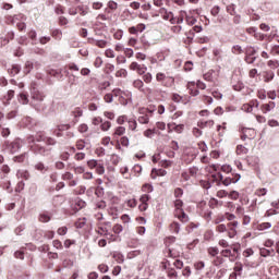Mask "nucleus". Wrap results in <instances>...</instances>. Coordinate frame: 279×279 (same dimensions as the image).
Listing matches in <instances>:
<instances>
[{
    "mask_svg": "<svg viewBox=\"0 0 279 279\" xmlns=\"http://www.w3.org/2000/svg\"><path fill=\"white\" fill-rule=\"evenodd\" d=\"M255 53L256 50H252L250 53H247L244 58V62H246V64H254V62H256V57H254Z\"/></svg>",
    "mask_w": 279,
    "mask_h": 279,
    "instance_id": "bb28decb",
    "label": "nucleus"
},
{
    "mask_svg": "<svg viewBox=\"0 0 279 279\" xmlns=\"http://www.w3.org/2000/svg\"><path fill=\"white\" fill-rule=\"evenodd\" d=\"M112 128V122L111 121H104L100 124V130L101 132H108Z\"/></svg>",
    "mask_w": 279,
    "mask_h": 279,
    "instance_id": "a18cd8bd",
    "label": "nucleus"
},
{
    "mask_svg": "<svg viewBox=\"0 0 279 279\" xmlns=\"http://www.w3.org/2000/svg\"><path fill=\"white\" fill-rule=\"evenodd\" d=\"M223 221H226V214H218L215 216L213 223H215V226H219L223 223Z\"/></svg>",
    "mask_w": 279,
    "mask_h": 279,
    "instance_id": "2f4dec72",
    "label": "nucleus"
},
{
    "mask_svg": "<svg viewBox=\"0 0 279 279\" xmlns=\"http://www.w3.org/2000/svg\"><path fill=\"white\" fill-rule=\"evenodd\" d=\"M259 254L260 256H263V258H267V256H276V251L274 248L269 250V248L262 247L259 250Z\"/></svg>",
    "mask_w": 279,
    "mask_h": 279,
    "instance_id": "a878e982",
    "label": "nucleus"
},
{
    "mask_svg": "<svg viewBox=\"0 0 279 279\" xmlns=\"http://www.w3.org/2000/svg\"><path fill=\"white\" fill-rule=\"evenodd\" d=\"M126 206L129 208H136V206H138V201H136V198H131L126 201Z\"/></svg>",
    "mask_w": 279,
    "mask_h": 279,
    "instance_id": "e2e57ef3",
    "label": "nucleus"
},
{
    "mask_svg": "<svg viewBox=\"0 0 279 279\" xmlns=\"http://www.w3.org/2000/svg\"><path fill=\"white\" fill-rule=\"evenodd\" d=\"M151 178L153 180H155L156 175H167V170H162V169H159V170H156V169H153L151 171Z\"/></svg>",
    "mask_w": 279,
    "mask_h": 279,
    "instance_id": "49530a36",
    "label": "nucleus"
},
{
    "mask_svg": "<svg viewBox=\"0 0 279 279\" xmlns=\"http://www.w3.org/2000/svg\"><path fill=\"white\" fill-rule=\"evenodd\" d=\"M143 82H145V84H151L154 76L151 75V73H144L142 76Z\"/></svg>",
    "mask_w": 279,
    "mask_h": 279,
    "instance_id": "603ef678",
    "label": "nucleus"
},
{
    "mask_svg": "<svg viewBox=\"0 0 279 279\" xmlns=\"http://www.w3.org/2000/svg\"><path fill=\"white\" fill-rule=\"evenodd\" d=\"M168 134L171 132H177V134H182L184 132V124H175L174 122H170L167 124Z\"/></svg>",
    "mask_w": 279,
    "mask_h": 279,
    "instance_id": "9d476101",
    "label": "nucleus"
},
{
    "mask_svg": "<svg viewBox=\"0 0 279 279\" xmlns=\"http://www.w3.org/2000/svg\"><path fill=\"white\" fill-rule=\"evenodd\" d=\"M62 180L68 182V186H77V180L73 179V173L65 172L62 174Z\"/></svg>",
    "mask_w": 279,
    "mask_h": 279,
    "instance_id": "dca6fc26",
    "label": "nucleus"
},
{
    "mask_svg": "<svg viewBox=\"0 0 279 279\" xmlns=\"http://www.w3.org/2000/svg\"><path fill=\"white\" fill-rule=\"evenodd\" d=\"M170 99L172 100V101H174V104H186V101H184V97L183 96H180V94H178V93H172L171 95H170Z\"/></svg>",
    "mask_w": 279,
    "mask_h": 279,
    "instance_id": "c85d7f7f",
    "label": "nucleus"
},
{
    "mask_svg": "<svg viewBox=\"0 0 279 279\" xmlns=\"http://www.w3.org/2000/svg\"><path fill=\"white\" fill-rule=\"evenodd\" d=\"M35 154H39L40 156H51V148H47L45 146L35 145L32 147Z\"/></svg>",
    "mask_w": 279,
    "mask_h": 279,
    "instance_id": "9b49d317",
    "label": "nucleus"
},
{
    "mask_svg": "<svg viewBox=\"0 0 279 279\" xmlns=\"http://www.w3.org/2000/svg\"><path fill=\"white\" fill-rule=\"evenodd\" d=\"M114 136H123L125 134V126H118L114 130Z\"/></svg>",
    "mask_w": 279,
    "mask_h": 279,
    "instance_id": "680f3d73",
    "label": "nucleus"
},
{
    "mask_svg": "<svg viewBox=\"0 0 279 279\" xmlns=\"http://www.w3.org/2000/svg\"><path fill=\"white\" fill-rule=\"evenodd\" d=\"M3 151L9 154H16L21 149V138H15L13 142L5 141L2 145Z\"/></svg>",
    "mask_w": 279,
    "mask_h": 279,
    "instance_id": "20e7f679",
    "label": "nucleus"
},
{
    "mask_svg": "<svg viewBox=\"0 0 279 279\" xmlns=\"http://www.w3.org/2000/svg\"><path fill=\"white\" fill-rule=\"evenodd\" d=\"M88 43L89 45H95L96 47H99V49H106V47L108 46V41L104 39L88 38Z\"/></svg>",
    "mask_w": 279,
    "mask_h": 279,
    "instance_id": "a211bd4d",
    "label": "nucleus"
},
{
    "mask_svg": "<svg viewBox=\"0 0 279 279\" xmlns=\"http://www.w3.org/2000/svg\"><path fill=\"white\" fill-rule=\"evenodd\" d=\"M35 169H36L37 171H40L41 173H43L44 171H49V168L46 167L45 163H43V162H37V163L35 165Z\"/></svg>",
    "mask_w": 279,
    "mask_h": 279,
    "instance_id": "052dcab7",
    "label": "nucleus"
},
{
    "mask_svg": "<svg viewBox=\"0 0 279 279\" xmlns=\"http://www.w3.org/2000/svg\"><path fill=\"white\" fill-rule=\"evenodd\" d=\"M95 170L98 175H104V173H106V167H104V163L101 162H98Z\"/></svg>",
    "mask_w": 279,
    "mask_h": 279,
    "instance_id": "3c124183",
    "label": "nucleus"
},
{
    "mask_svg": "<svg viewBox=\"0 0 279 279\" xmlns=\"http://www.w3.org/2000/svg\"><path fill=\"white\" fill-rule=\"evenodd\" d=\"M231 52L234 54V56H241V53H243V48L239 45H235L231 48Z\"/></svg>",
    "mask_w": 279,
    "mask_h": 279,
    "instance_id": "13d9d810",
    "label": "nucleus"
},
{
    "mask_svg": "<svg viewBox=\"0 0 279 279\" xmlns=\"http://www.w3.org/2000/svg\"><path fill=\"white\" fill-rule=\"evenodd\" d=\"M226 258H229L230 263H234L239 256L236 254H233L230 248H223L220 252V255L211 260V264L214 267H221L226 263Z\"/></svg>",
    "mask_w": 279,
    "mask_h": 279,
    "instance_id": "f03ea898",
    "label": "nucleus"
},
{
    "mask_svg": "<svg viewBox=\"0 0 279 279\" xmlns=\"http://www.w3.org/2000/svg\"><path fill=\"white\" fill-rule=\"evenodd\" d=\"M227 230H228V225L220 223L216 226V232H218V234H223V232H227Z\"/></svg>",
    "mask_w": 279,
    "mask_h": 279,
    "instance_id": "8fccbe9b",
    "label": "nucleus"
},
{
    "mask_svg": "<svg viewBox=\"0 0 279 279\" xmlns=\"http://www.w3.org/2000/svg\"><path fill=\"white\" fill-rule=\"evenodd\" d=\"M86 147V142L84 140H77L75 143V147L72 146L69 148L70 154H75L77 150L82 151Z\"/></svg>",
    "mask_w": 279,
    "mask_h": 279,
    "instance_id": "2eb2a0df",
    "label": "nucleus"
},
{
    "mask_svg": "<svg viewBox=\"0 0 279 279\" xmlns=\"http://www.w3.org/2000/svg\"><path fill=\"white\" fill-rule=\"evenodd\" d=\"M214 182H218V184H223V186H230V184H236L239 180H241V174L230 172L226 177L218 172L211 175Z\"/></svg>",
    "mask_w": 279,
    "mask_h": 279,
    "instance_id": "f257e3e1",
    "label": "nucleus"
},
{
    "mask_svg": "<svg viewBox=\"0 0 279 279\" xmlns=\"http://www.w3.org/2000/svg\"><path fill=\"white\" fill-rule=\"evenodd\" d=\"M169 230L170 232H174V234H178L180 232V223L173 221L172 223H170Z\"/></svg>",
    "mask_w": 279,
    "mask_h": 279,
    "instance_id": "37998d69",
    "label": "nucleus"
},
{
    "mask_svg": "<svg viewBox=\"0 0 279 279\" xmlns=\"http://www.w3.org/2000/svg\"><path fill=\"white\" fill-rule=\"evenodd\" d=\"M96 232L99 234V236H108V228L106 227H98L96 229Z\"/></svg>",
    "mask_w": 279,
    "mask_h": 279,
    "instance_id": "6e6d98bb",
    "label": "nucleus"
},
{
    "mask_svg": "<svg viewBox=\"0 0 279 279\" xmlns=\"http://www.w3.org/2000/svg\"><path fill=\"white\" fill-rule=\"evenodd\" d=\"M71 130V124H59L53 130L52 134L53 136H57V138H62L64 136V132H69Z\"/></svg>",
    "mask_w": 279,
    "mask_h": 279,
    "instance_id": "1a4fd4ad",
    "label": "nucleus"
},
{
    "mask_svg": "<svg viewBox=\"0 0 279 279\" xmlns=\"http://www.w3.org/2000/svg\"><path fill=\"white\" fill-rule=\"evenodd\" d=\"M197 213L206 219V221H210L213 219V211L208 208L206 201H202L197 204Z\"/></svg>",
    "mask_w": 279,
    "mask_h": 279,
    "instance_id": "423d86ee",
    "label": "nucleus"
},
{
    "mask_svg": "<svg viewBox=\"0 0 279 279\" xmlns=\"http://www.w3.org/2000/svg\"><path fill=\"white\" fill-rule=\"evenodd\" d=\"M16 178L22 180H29V178H32V174H29V171L27 170H19L16 172Z\"/></svg>",
    "mask_w": 279,
    "mask_h": 279,
    "instance_id": "7c9ffc66",
    "label": "nucleus"
},
{
    "mask_svg": "<svg viewBox=\"0 0 279 279\" xmlns=\"http://www.w3.org/2000/svg\"><path fill=\"white\" fill-rule=\"evenodd\" d=\"M10 75H19L21 73V65L19 64H13L11 69H9Z\"/></svg>",
    "mask_w": 279,
    "mask_h": 279,
    "instance_id": "58836bf2",
    "label": "nucleus"
},
{
    "mask_svg": "<svg viewBox=\"0 0 279 279\" xmlns=\"http://www.w3.org/2000/svg\"><path fill=\"white\" fill-rule=\"evenodd\" d=\"M17 100L20 101V104H22L23 106H27V104H29V97L27 96V94L25 93H21L19 95Z\"/></svg>",
    "mask_w": 279,
    "mask_h": 279,
    "instance_id": "72a5a7b5",
    "label": "nucleus"
},
{
    "mask_svg": "<svg viewBox=\"0 0 279 279\" xmlns=\"http://www.w3.org/2000/svg\"><path fill=\"white\" fill-rule=\"evenodd\" d=\"M228 197H229V199L236 201V199H239L240 194L238 191H231L230 193H228Z\"/></svg>",
    "mask_w": 279,
    "mask_h": 279,
    "instance_id": "774afa93",
    "label": "nucleus"
},
{
    "mask_svg": "<svg viewBox=\"0 0 279 279\" xmlns=\"http://www.w3.org/2000/svg\"><path fill=\"white\" fill-rule=\"evenodd\" d=\"M130 97H132L130 93H125V95H120L119 101L121 106H128V100L130 99Z\"/></svg>",
    "mask_w": 279,
    "mask_h": 279,
    "instance_id": "4c0bfd02",
    "label": "nucleus"
},
{
    "mask_svg": "<svg viewBox=\"0 0 279 279\" xmlns=\"http://www.w3.org/2000/svg\"><path fill=\"white\" fill-rule=\"evenodd\" d=\"M110 9H105L104 13H99L96 17V21H110Z\"/></svg>",
    "mask_w": 279,
    "mask_h": 279,
    "instance_id": "393cba45",
    "label": "nucleus"
},
{
    "mask_svg": "<svg viewBox=\"0 0 279 279\" xmlns=\"http://www.w3.org/2000/svg\"><path fill=\"white\" fill-rule=\"evenodd\" d=\"M12 132L10 131V128H1L0 134L2 138H8Z\"/></svg>",
    "mask_w": 279,
    "mask_h": 279,
    "instance_id": "bf43d9fd",
    "label": "nucleus"
},
{
    "mask_svg": "<svg viewBox=\"0 0 279 279\" xmlns=\"http://www.w3.org/2000/svg\"><path fill=\"white\" fill-rule=\"evenodd\" d=\"M133 87L137 88V90H140V93L145 88V83H143V81H141L140 78L135 80L133 82Z\"/></svg>",
    "mask_w": 279,
    "mask_h": 279,
    "instance_id": "a19ab883",
    "label": "nucleus"
},
{
    "mask_svg": "<svg viewBox=\"0 0 279 279\" xmlns=\"http://www.w3.org/2000/svg\"><path fill=\"white\" fill-rule=\"evenodd\" d=\"M270 56L279 58V45H272L269 50Z\"/></svg>",
    "mask_w": 279,
    "mask_h": 279,
    "instance_id": "5fc2aeb1",
    "label": "nucleus"
},
{
    "mask_svg": "<svg viewBox=\"0 0 279 279\" xmlns=\"http://www.w3.org/2000/svg\"><path fill=\"white\" fill-rule=\"evenodd\" d=\"M214 125L215 120L199 121L197 123V126L201 128V130H204V128H213Z\"/></svg>",
    "mask_w": 279,
    "mask_h": 279,
    "instance_id": "c756f323",
    "label": "nucleus"
},
{
    "mask_svg": "<svg viewBox=\"0 0 279 279\" xmlns=\"http://www.w3.org/2000/svg\"><path fill=\"white\" fill-rule=\"evenodd\" d=\"M51 36L54 38V40H62V31L54 29L51 32Z\"/></svg>",
    "mask_w": 279,
    "mask_h": 279,
    "instance_id": "4d7b16f0",
    "label": "nucleus"
},
{
    "mask_svg": "<svg viewBox=\"0 0 279 279\" xmlns=\"http://www.w3.org/2000/svg\"><path fill=\"white\" fill-rule=\"evenodd\" d=\"M173 215L177 219H179V221H181V223H189V215L184 213V209H181V211H177Z\"/></svg>",
    "mask_w": 279,
    "mask_h": 279,
    "instance_id": "6ab92c4d",
    "label": "nucleus"
},
{
    "mask_svg": "<svg viewBox=\"0 0 279 279\" xmlns=\"http://www.w3.org/2000/svg\"><path fill=\"white\" fill-rule=\"evenodd\" d=\"M197 154H199V150L195 147H186L183 151L182 159L186 165H191L193 160L197 158Z\"/></svg>",
    "mask_w": 279,
    "mask_h": 279,
    "instance_id": "39448f33",
    "label": "nucleus"
},
{
    "mask_svg": "<svg viewBox=\"0 0 279 279\" xmlns=\"http://www.w3.org/2000/svg\"><path fill=\"white\" fill-rule=\"evenodd\" d=\"M33 106H38L45 101V94L43 92H34L32 95Z\"/></svg>",
    "mask_w": 279,
    "mask_h": 279,
    "instance_id": "4468645a",
    "label": "nucleus"
},
{
    "mask_svg": "<svg viewBox=\"0 0 279 279\" xmlns=\"http://www.w3.org/2000/svg\"><path fill=\"white\" fill-rule=\"evenodd\" d=\"M156 82L165 86V88H173L175 86V77L167 75L165 72L156 73Z\"/></svg>",
    "mask_w": 279,
    "mask_h": 279,
    "instance_id": "7ed1b4c3",
    "label": "nucleus"
},
{
    "mask_svg": "<svg viewBox=\"0 0 279 279\" xmlns=\"http://www.w3.org/2000/svg\"><path fill=\"white\" fill-rule=\"evenodd\" d=\"M199 99L203 101V104H205V106H210V104H213V97L208 95H201Z\"/></svg>",
    "mask_w": 279,
    "mask_h": 279,
    "instance_id": "c03bdc74",
    "label": "nucleus"
},
{
    "mask_svg": "<svg viewBox=\"0 0 279 279\" xmlns=\"http://www.w3.org/2000/svg\"><path fill=\"white\" fill-rule=\"evenodd\" d=\"M75 228H84L86 226V218H80L75 223Z\"/></svg>",
    "mask_w": 279,
    "mask_h": 279,
    "instance_id": "338daca9",
    "label": "nucleus"
},
{
    "mask_svg": "<svg viewBox=\"0 0 279 279\" xmlns=\"http://www.w3.org/2000/svg\"><path fill=\"white\" fill-rule=\"evenodd\" d=\"M129 123V130H132V132H136V128H138V123L134 119L128 120Z\"/></svg>",
    "mask_w": 279,
    "mask_h": 279,
    "instance_id": "864d4df0",
    "label": "nucleus"
},
{
    "mask_svg": "<svg viewBox=\"0 0 279 279\" xmlns=\"http://www.w3.org/2000/svg\"><path fill=\"white\" fill-rule=\"evenodd\" d=\"M207 254H208V256H210V258H213V260H215L216 258H219V247L209 246L207 248Z\"/></svg>",
    "mask_w": 279,
    "mask_h": 279,
    "instance_id": "4be33fe9",
    "label": "nucleus"
},
{
    "mask_svg": "<svg viewBox=\"0 0 279 279\" xmlns=\"http://www.w3.org/2000/svg\"><path fill=\"white\" fill-rule=\"evenodd\" d=\"M267 66H269V69H272V70L279 69V61L276 59L268 60Z\"/></svg>",
    "mask_w": 279,
    "mask_h": 279,
    "instance_id": "de8ad7c7",
    "label": "nucleus"
},
{
    "mask_svg": "<svg viewBox=\"0 0 279 279\" xmlns=\"http://www.w3.org/2000/svg\"><path fill=\"white\" fill-rule=\"evenodd\" d=\"M142 192L143 193H153L154 192V185L149 183H145L142 185Z\"/></svg>",
    "mask_w": 279,
    "mask_h": 279,
    "instance_id": "09e8293b",
    "label": "nucleus"
},
{
    "mask_svg": "<svg viewBox=\"0 0 279 279\" xmlns=\"http://www.w3.org/2000/svg\"><path fill=\"white\" fill-rule=\"evenodd\" d=\"M172 14H173V12L168 11L165 8H160L159 9V14H157V16H161V19H163V21H168V19H171Z\"/></svg>",
    "mask_w": 279,
    "mask_h": 279,
    "instance_id": "b1692460",
    "label": "nucleus"
},
{
    "mask_svg": "<svg viewBox=\"0 0 279 279\" xmlns=\"http://www.w3.org/2000/svg\"><path fill=\"white\" fill-rule=\"evenodd\" d=\"M186 88L189 90V95H191L192 97H198L199 89H197V84L194 81L189 82Z\"/></svg>",
    "mask_w": 279,
    "mask_h": 279,
    "instance_id": "ddd939ff",
    "label": "nucleus"
},
{
    "mask_svg": "<svg viewBox=\"0 0 279 279\" xmlns=\"http://www.w3.org/2000/svg\"><path fill=\"white\" fill-rule=\"evenodd\" d=\"M64 196L57 195L52 198V206H54V208H58V206H62V204H64Z\"/></svg>",
    "mask_w": 279,
    "mask_h": 279,
    "instance_id": "cd10ccee",
    "label": "nucleus"
},
{
    "mask_svg": "<svg viewBox=\"0 0 279 279\" xmlns=\"http://www.w3.org/2000/svg\"><path fill=\"white\" fill-rule=\"evenodd\" d=\"M138 113L140 116L137 121L142 125H147L149 123V119L154 117V110H149L147 108H140Z\"/></svg>",
    "mask_w": 279,
    "mask_h": 279,
    "instance_id": "0eeeda50",
    "label": "nucleus"
},
{
    "mask_svg": "<svg viewBox=\"0 0 279 279\" xmlns=\"http://www.w3.org/2000/svg\"><path fill=\"white\" fill-rule=\"evenodd\" d=\"M173 206H174L173 215H175V213H180L181 210H184V202L180 198H177L173 201Z\"/></svg>",
    "mask_w": 279,
    "mask_h": 279,
    "instance_id": "5701e85b",
    "label": "nucleus"
},
{
    "mask_svg": "<svg viewBox=\"0 0 279 279\" xmlns=\"http://www.w3.org/2000/svg\"><path fill=\"white\" fill-rule=\"evenodd\" d=\"M166 274L168 278H178V271L174 268H168Z\"/></svg>",
    "mask_w": 279,
    "mask_h": 279,
    "instance_id": "69168bd1",
    "label": "nucleus"
},
{
    "mask_svg": "<svg viewBox=\"0 0 279 279\" xmlns=\"http://www.w3.org/2000/svg\"><path fill=\"white\" fill-rule=\"evenodd\" d=\"M227 13L230 14V16H236V5L234 3H231L226 7Z\"/></svg>",
    "mask_w": 279,
    "mask_h": 279,
    "instance_id": "c9c22d12",
    "label": "nucleus"
},
{
    "mask_svg": "<svg viewBox=\"0 0 279 279\" xmlns=\"http://www.w3.org/2000/svg\"><path fill=\"white\" fill-rule=\"evenodd\" d=\"M246 138H248L250 141H252V138H256V130H254V129H243L241 140L246 141Z\"/></svg>",
    "mask_w": 279,
    "mask_h": 279,
    "instance_id": "f8f14e48",
    "label": "nucleus"
},
{
    "mask_svg": "<svg viewBox=\"0 0 279 279\" xmlns=\"http://www.w3.org/2000/svg\"><path fill=\"white\" fill-rule=\"evenodd\" d=\"M38 221H40V223H49V221H51V213L43 211L38 216Z\"/></svg>",
    "mask_w": 279,
    "mask_h": 279,
    "instance_id": "aec40b11",
    "label": "nucleus"
},
{
    "mask_svg": "<svg viewBox=\"0 0 279 279\" xmlns=\"http://www.w3.org/2000/svg\"><path fill=\"white\" fill-rule=\"evenodd\" d=\"M25 160H27V153L13 157V162H25Z\"/></svg>",
    "mask_w": 279,
    "mask_h": 279,
    "instance_id": "79ce46f5",
    "label": "nucleus"
},
{
    "mask_svg": "<svg viewBox=\"0 0 279 279\" xmlns=\"http://www.w3.org/2000/svg\"><path fill=\"white\" fill-rule=\"evenodd\" d=\"M233 274L238 276H242L243 274V264L241 262H236L233 267Z\"/></svg>",
    "mask_w": 279,
    "mask_h": 279,
    "instance_id": "473e14b6",
    "label": "nucleus"
},
{
    "mask_svg": "<svg viewBox=\"0 0 279 279\" xmlns=\"http://www.w3.org/2000/svg\"><path fill=\"white\" fill-rule=\"evenodd\" d=\"M76 11L78 12V14L81 16H86V14H88V12H90V8L84 7V5H80V7L76 8Z\"/></svg>",
    "mask_w": 279,
    "mask_h": 279,
    "instance_id": "e433bc0d",
    "label": "nucleus"
},
{
    "mask_svg": "<svg viewBox=\"0 0 279 279\" xmlns=\"http://www.w3.org/2000/svg\"><path fill=\"white\" fill-rule=\"evenodd\" d=\"M274 77H276V73L271 70H267L263 73V78L266 84H269V82H274Z\"/></svg>",
    "mask_w": 279,
    "mask_h": 279,
    "instance_id": "412c9836",
    "label": "nucleus"
},
{
    "mask_svg": "<svg viewBox=\"0 0 279 279\" xmlns=\"http://www.w3.org/2000/svg\"><path fill=\"white\" fill-rule=\"evenodd\" d=\"M271 228V222H262L257 225V230H269Z\"/></svg>",
    "mask_w": 279,
    "mask_h": 279,
    "instance_id": "0e129e2a",
    "label": "nucleus"
},
{
    "mask_svg": "<svg viewBox=\"0 0 279 279\" xmlns=\"http://www.w3.org/2000/svg\"><path fill=\"white\" fill-rule=\"evenodd\" d=\"M276 108V102L275 101H268L266 104H262L259 109L263 112V114H267V112H271Z\"/></svg>",
    "mask_w": 279,
    "mask_h": 279,
    "instance_id": "f3484780",
    "label": "nucleus"
},
{
    "mask_svg": "<svg viewBox=\"0 0 279 279\" xmlns=\"http://www.w3.org/2000/svg\"><path fill=\"white\" fill-rule=\"evenodd\" d=\"M219 206H223V202H219V199H217V198L209 199V207L219 208Z\"/></svg>",
    "mask_w": 279,
    "mask_h": 279,
    "instance_id": "ea45409f",
    "label": "nucleus"
},
{
    "mask_svg": "<svg viewBox=\"0 0 279 279\" xmlns=\"http://www.w3.org/2000/svg\"><path fill=\"white\" fill-rule=\"evenodd\" d=\"M248 151L250 150L243 145H238L235 149V154L238 156H245Z\"/></svg>",
    "mask_w": 279,
    "mask_h": 279,
    "instance_id": "f704fd0d",
    "label": "nucleus"
},
{
    "mask_svg": "<svg viewBox=\"0 0 279 279\" xmlns=\"http://www.w3.org/2000/svg\"><path fill=\"white\" fill-rule=\"evenodd\" d=\"M239 221L233 220L227 223V236L228 239H234L239 234Z\"/></svg>",
    "mask_w": 279,
    "mask_h": 279,
    "instance_id": "6e6552de",
    "label": "nucleus"
}]
</instances>
